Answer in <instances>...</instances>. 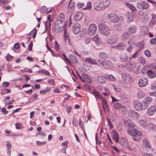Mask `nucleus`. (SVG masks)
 I'll return each instance as SVG.
<instances>
[{
  "label": "nucleus",
  "instance_id": "nucleus-1",
  "mask_svg": "<svg viewBox=\"0 0 156 156\" xmlns=\"http://www.w3.org/2000/svg\"><path fill=\"white\" fill-rule=\"evenodd\" d=\"M65 23L64 15L63 13H61L59 15L54 23V30L58 33L61 32L64 29Z\"/></svg>",
  "mask_w": 156,
  "mask_h": 156
},
{
  "label": "nucleus",
  "instance_id": "nucleus-2",
  "mask_svg": "<svg viewBox=\"0 0 156 156\" xmlns=\"http://www.w3.org/2000/svg\"><path fill=\"white\" fill-rule=\"evenodd\" d=\"M99 32L102 35L107 36L110 34V30L109 27L104 23H100L98 26Z\"/></svg>",
  "mask_w": 156,
  "mask_h": 156
},
{
  "label": "nucleus",
  "instance_id": "nucleus-3",
  "mask_svg": "<svg viewBox=\"0 0 156 156\" xmlns=\"http://www.w3.org/2000/svg\"><path fill=\"white\" fill-rule=\"evenodd\" d=\"M107 20L113 23L118 22L120 19L122 20L123 19L122 16L119 17L116 13L112 12L109 13L106 17Z\"/></svg>",
  "mask_w": 156,
  "mask_h": 156
},
{
  "label": "nucleus",
  "instance_id": "nucleus-4",
  "mask_svg": "<svg viewBox=\"0 0 156 156\" xmlns=\"http://www.w3.org/2000/svg\"><path fill=\"white\" fill-rule=\"evenodd\" d=\"M122 80L120 83L124 85L129 84L131 82V76L130 74L127 73H123L121 75Z\"/></svg>",
  "mask_w": 156,
  "mask_h": 156
},
{
  "label": "nucleus",
  "instance_id": "nucleus-5",
  "mask_svg": "<svg viewBox=\"0 0 156 156\" xmlns=\"http://www.w3.org/2000/svg\"><path fill=\"white\" fill-rule=\"evenodd\" d=\"M143 134L142 132L139 131L136 129H134L133 133L132 135V138L135 141H138L142 138Z\"/></svg>",
  "mask_w": 156,
  "mask_h": 156
},
{
  "label": "nucleus",
  "instance_id": "nucleus-6",
  "mask_svg": "<svg viewBox=\"0 0 156 156\" xmlns=\"http://www.w3.org/2000/svg\"><path fill=\"white\" fill-rule=\"evenodd\" d=\"M97 30V27L95 24H90L88 26V34L90 36H93L95 34Z\"/></svg>",
  "mask_w": 156,
  "mask_h": 156
},
{
  "label": "nucleus",
  "instance_id": "nucleus-7",
  "mask_svg": "<svg viewBox=\"0 0 156 156\" xmlns=\"http://www.w3.org/2000/svg\"><path fill=\"white\" fill-rule=\"evenodd\" d=\"M95 10L100 11L104 9L101 1L100 0H95L94 4Z\"/></svg>",
  "mask_w": 156,
  "mask_h": 156
},
{
  "label": "nucleus",
  "instance_id": "nucleus-8",
  "mask_svg": "<svg viewBox=\"0 0 156 156\" xmlns=\"http://www.w3.org/2000/svg\"><path fill=\"white\" fill-rule=\"evenodd\" d=\"M118 36L116 35H113L109 36L106 40L107 43L109 44L115 43L118 41Z\"/></svg>",
  "mask_w": 156,
  "mask_h": 156
},
{
  "label": "nucleus",
  "instance_id": "nucleus-9",
  "mask_svg": "<svg viewBox=\"0 0 156 156\" xmlns=\"http://www.w3.org/2000/svg\"><path fill=\"white\" fill-rule=\"evenodd\" d=\"M128 115L131 119L135 120H138L140 117L139 114L137 112L133 110L129 111Z\"/></svg>",
  "mask_w": 156,
  "mask_h": 156
},
{
  "label": "nucleus",
  "instance_id": "nucleus-10",
  "mask_svg": "<svg viewBox=\"0 0 156 156\" xmlns=\"http://www.w3.org/2000/svg\"><path fill=\"white\" fill-rule=\"evenodd\" d=\"M136 6L137 8L139 9H146L149 7L150 5L147 3L142 2L138 3Z\"/></svg>",
  "mask_w": 156,
  "mask_h": 156
},
{
  "label": "nucleus",
  "instance_id": "nucleus-11",
  "mask_svg": "<svg viewBox=\"0 0 156 156\" xmlns=\"http://www.w3.org/2000/svg\"><path fill=\"white\" fill-rule=\"evenodd\" d=\"M133 105L135 109L138 111H140L142 109L143 105L139 101H134L133 102Z\"/></svg>",
  "mask_w": 156,
  "mask_h": 156
},
{
  "label": "nucleus",
  "instance_id": "nucleus-12",
  "mask_svg": "<svg viewBox=\"0 0 156 156\" xmlns=\"http://www.w3.org/2000/svg\"><path fill=\"white\" fill-rule=\"evenodd\" d=\"M72 30L74 34H78L80 31V26L79 23H75L73 26Z\"/></svg>",
  "mask_w": 156,
  "mask_h": 156
},
{
  "label": "nucleus",
  "instance_id": "nucleus-13",
  "mask_svg": "<svg viewBox=\"0 0 156 156\" xmlns=\"http://www.w3.org/2000/svg\"><path fill=\"white\" fill-rule=\"evenodd\" d=\"M156 112V107L154 105H152L150 107L147 111V113L149 116L153 115Z\"/></svg>",
  "mask_w": 156,
  "mask_h": 156
},
{
  "label": "nucleus",
  "instance_id": "nucleus-14",
  "mask_svg": "<svg viewBox=\"0 0 156 156\" xmlns=\"http://www.w3.org/2000/svg\"><path fill=\"white\" fill-rule=\"evenodd\" d=\"M151 147V145L147 139H144L143 140L142 145V148L150 149Z\"/></svg>",
  "mask_w": 156,
  "mask_h": 156
},
{
  "label": "nucleus",
  "instance_id": "nucleus-15",
  "mask_svg": "<svg viewBox=\"0 0 156 156\" xmlns=\"http://www.w3.org/2000/svg\"><path fill=\"white\" fill-rule=\"evenodd\" d=\"M111 135L112 139L116 143L119 142V135L117 131L115 130H112L111 133Z\"/></svg>",
  "mask_w": 156,
  "mask_h": 156
},
{
  "label": "nucleus",
  "instance_id": "nucleus-16",
  "mask_svg": "<svg viewBox=\"0 0 156 156\" xmlns=\"http://www.w3.org/2000/svg\"><path fill=\"white\" fill-rule=\"evenodd\" d=\"M120 143L122 147L126 148H128L130 151L133 150L132 148L128 146V142L125 138L123 137L121 138L120 140Z\"/></svg>",
  "mask_w": 156,
  "mask_h": 156
},
{
  "label": "nucleus",
  "instance_id": "nucleus-17",
  "mask_svg": "<svg viewBox=\"0 0 156 156\" xmlns=\"http://www.w3.org/2000/svg\"><path fill=\"white\" fill-rule=\"evenodd\" d=\"M138 125L144 128H146L147 127V121L145 119H140L137 121Z\"/></svg>",
  "mask_w": 156,
  "mask_h": 156
},
{
  "label": "nucleus",
  "instance_id": "nucleus-18",
  "mask_svg": "<svg viewBox=\"0 0 156 156\" xmlns=\"http://www.w3.org/2000/svg\"><path fill=\"white\" fill-rule=\"evenodd\" d=\"M103 67L106 69L111 68L113 66L112 62L108 60H105L103 61L101 63Z\"/></svg>",
  "mask_w": 156,
  "mask_h": 156
},
{
  "label": "nucleus",
  "instance_id": "nucleus-19",
  "mask_svg": "<svg viewBox=\"0 0 156 156\" xmlns=\"http://www.w3.org/2000/svg\"><path fill=\"white\" fill-rule=\"evenodd\" d=\"M124 123L125 126L126 127L133 128L135 126L133 122L130 119L125 120Z\"/></svg>",
  "mask_w": 156,
  "mask_h": 156
},
{
  "label": "nucleus",
  "instance_id": "nucleus-20",
  "mask_svg": "<svg viewBox=\"0 0 156 156\" xmlns=\"http://www.w3.org/2000/svg\"><path fill=\"white\" fill-rule=\"evenodd\" d=\"M97 80L98 82L104 84L106 81V77L104 76L99 75L98 76Z\"/></svg>",
  "mask_w": 156,
  "mask_h": 156
},
{
  "label": "nucleus",
  "instance_id": "nucleus-21",
  "mask_svg": "<svg viewBox=\"0 0 156 156\" xmlns=\"http://www.w3.org/2000/svg\"><path fill=\"white\" fill-rule=\"evenodd\" d=\"M148 80L146 78H144L141 79L139 82V86L140 87H144L148 84Z\"/></svg>",
  "mask_w": 156,
  "mask_h": 156
},
{
  "label": "nucleus",
  "instance_id": "nucleus-22",
  "mask_svg": "<svg viewBox=\"0 0 156 156\" xmlns=\"http://www.w3.org/2000/svg\"><path fill=\"white\" fill-rule=\"evenodd\" d=\"M128 46L126 50L128 52H130L135 45V43L133 41H129L128 42Z\"/></svg>",
  "mask_w": 156,
  "mask_h": 156
},
{
  "label": "nucleus",
  "instance_id": "nucleus-23",
  "mask_svg": "<svg viewBox=\"0 0 156 156\" xmlns=\"http://www.w3.org/2000/svg\"><path fill=\"white\" fill-rule=\"evenodd\" d=\"M82 75L83 78V79L84 81V82H86L89 83H91V80L87 74L83 73L82 74Z\"/></svg>",
  "mask_w": 156,
  "mask_h": 156
},
{
  "label": "nucleus",
  "instance_id": "nucleus-24",
  "mask_svg": "<svg viewBox=\"0 0 156 156\" xmlns=\"http://www.w3.org/2000/svg\"><path fill=\"white\" fill-rule=\"evenodd\" d=\"M83 16V12H79L77 13L75 16V19L77 21H79L81 20Z\"/></svg>",
  "mask_w": 156,
  "mask_h": 156
},
{
  "label": "nucleus",
  "instance_id": "nucleus-25",
  "mask_svg": "<svg viewBox=\"0 0 156 156\" xmlns=\"http://www.w3.org/2000/svg\"><path fill=\"white\" fill-rule=\"evenodd\" d=\"M113 47L119 50H123L125 48V45L123 44L120 43L117 45L113 46Z\"/></svg>",
  "mask_w": 156,
  "mask_h": 156
},
{
  "label": "nucleus",
  "instance_id": "nucleus-26",
  "mask_svg": "<svg viewBox=\"0 0 156 156\" xmlns=\"http://www.w3.org/2000/svg\"><path fill=\"white\" fill-rule=\"evenodd\" d=\"M147 74L148 77L150 78H154L156 76V71L153 72L150 70L147 71Z\"/></svg>",
  "mask_w": 156,
  "mask_h": 156
},
{
  "label": "nucleus",
  "instance_id": "nucleus-27",
  "mask_svg": "<svg viewBox=\"0 0 156 156\" xmlns=\"http://www.w3.org/2000/svg\"><path fill=\"white\" fill-rule=\"evenodd\" d=\"M152 101V98L149 96L145 98L143 100V102L145 104L147 105L150 103Z\"/></svg>",
  "mask_w": 156,
  "mask_h": 156
},
{
  "label": "nucleus",
  "instance_id": "nucleus-28",
  "mask_svg": "<svg viewBox=\"0 0 156 156\" xmlns=\"http://www.w3.org/2000/svg\"><path fill=\"white\" fill-rule=\"evenodd\" d=\"M70 63L72 62L74 63H77V59L76 57L74 55H70L69 56Z\"/></svg>",
  "mask_w": 156,
  "mask_h": 156
},
{
  "label": "nucleus",
  "instance_id": "nucleus-29",
  "mask_svg": "<svg viewBox=\"0 0 156 156\" xmlns=\"http://www.w3.org/2000/svg\"><path fill=\"white\" fill-rule=\"evenodd\" d=\"M101 1L104 9L108 7L110 4V1L109 0H101Z\"/></svg>",
  "mask_w": 156,
  "mask_h": 156
},
{
  "label": "nucleus",
  "instance_id": "nucleus-30",
  "mask_svg": "<svg viewBox=\"0 0 156 156\" xmlns=\"http://www.w3.org/2000/svg\"><path fill=\"white\" fill-rule=\"evenodd\" d=\"M6 142H7L6 144L7 154L9 155H10L11 152V149L12 147V145L9 141H7Z\"/></svg>",
  "mask_w": 156,
  "mask_h": 156
},
{
  "label": "nucleus",
  "instance_id": "nucleus-31",
  "mask_svg": "<svg viewBox=\"0 0 156 156\" xmlns=\"http://www.w3.org/2000/svg\"><path fill=\"white\" fill-rule=\"evenodd\" d=\"M71 0L69 2V5L68 6L69 10L70 12H73L74 10L75 5L73 3L71 2Z\"/></svg>",
  "mask_w": 156,
  "mask_h": 156
},
{
  "label": "nucleus",
  "instance_id": "nucleus-32",
  "mask_svg": "<svg viewBox=\"0 0 156 156\" xmlns=\"http://www.w3.org/2000/svg\"><path fill=\"white\" fill-rule=\"evenodd\" d=\"M128 59V56L125 53L121 54L120 56V60L122 62H126Z\"/></svg>",
  "mask_w": 156,
  "mask_h": 156
},
{
  "label": "nucleus",
  "instance_id": "nucleus-33",
  "mask_svg": "<svg viewBox=\"0 0 156 156\" xmlns=\"http://www.w3.org/2000/svg\"><path fill=\"white\" fill-rule=\"evenodd\" d=\"M126 69L130 71H132L134 69V65L130 62L127 63L126 65Z\"/></svg>",
  "mask_w": 156,
  "mask_h": 156
},
{
  "label": "nucleus",
  "instance_id": "nucleus-34",
  "mask_svg": "<svg viewBox=\"0 0 156 156\" xmlns=\"http://www.w3.org/2000/svg\"><path fill=\"white\" fill-rule=\"evenodd\" d=\"M93 40L95 42L97 46H99L101 44L100 39L97 35H96L93 38Z\"/></svg>",
  "mask_w": 156,
  "mask_h": 156
},
{
  "label": "nucleus",
  "instance_id": "nucleus-35",
  "mask_svg": "<svg viewBox=\"0 0 156 156\" xmlns=\"http://www.w3.org/2000/svg\"><path fill=\"white\" fill-rule=\"evenodd\" d=\"M126 16L127 18V21L128 22H130L133 21V17L132 13L128 12L126 14Z\"/></svg>",
  "mask_w": 156,
  "mask_h": 156
},
{
  "label": "nucleus",
  "instance_id": "nucleus-36",
  "mask_svg": "<svg viewBox=\"0 0 156 156\" xmlns=\"http://www.w3.org/2000/svg\"><path fill=\"white\" fill-rule=\"evenodd\" d=\"M86 61L87 62H88L89 63L93 64H96L97 63L96 61L94 59H93L90 57L86 58Z\"/></svg>",
  "mask_w": 156,
  "mask_h": 156
},
{
  "label": "nucleus",
  "instance_id": "nucleus-37",
  "mask_svg": "<svg viewBox=\"0 0 156 156\" xmlns=\"http://www.w3.org/2000/svg\"><path fill=\"white\" fill-rule=\"evenodd\" d=\"M90 93L94 96L97 99V98L99 99L100 98H101V95L97 91L93 90L90 92Z\"/></svg>",
  "mask_w": 156,
  "mask_h": 156
},
{
  "label": "nucleus",
  "instance_id": "nucleus-38",
  "mask_svg": "<svg viewBox=\"0 0 156 156\" xmlns=\"http://www.w3.org/2000/svg\"><path fill=\"white\" fill-rule=\"evenodd\" d=\"M129 31L130 33L134 34L136 31V28L134 26H131L129 27Z\"/></svg>",
  "mask_w": 156,
  "mask_h": 156
},
{
  "label": "nucleus",
  "instance_id": "nucleus-39",
  "mask_svg": "<svg viewBox=\"0 0 156 156\" xmlns=\"http://www.w3.org/2000/svg\"><path fill=\"white\" fill-rule=\"evenodd\" d=\"M129 36V34L127 32L123 33L122 36V39L123 40H125L128 39Z\"/></svg>",
  "mask_w": 156,
  "mask_h": 156
},
{
  "label": "nucleus",
  "instance_id": "nucleus-40",
  "mask_svg": "<svg viewBox=\"0 0 156 156\" xmlns=\"http://www.w3.org/2000/svg\"><path fill=\"white\" fill-rule=\"evenodd\" d=\"M156 126L155 125L152 123H149L147 125V127L146 128L149 129H154L156 128Z\"/></svg>",
  "mask_w": 156,
  "mask_h": 156
},
{
  "label": "nucleus",
  "instance_id": "nucleus-41",
  "mask_svg": "<svg viewBox=\"0 0 156 156\" xmlns=\"http://www.w3.org/2000/svg\"><path fill=\"white\" fill-rule=\"evenodd\" d=\"M99 58L101 59H106L107 57V54L104 52H101L99 55Z\"/></svg>",
  "mask_w": 156,
  "mask_h": 156
},
{
  "label": "nucleus",
  "instance_id": "nucleus-42",
  "mask_svg": "<svg viewBox=\"0 0 156 156\" xmlns=\"http://www.w3.org/2000/svg\"><path fill=\"white\" fill-rule=\"evenodd\" d=\"M145 96L144 93L142 91H140L138 92L137 94V97L138 98H141Z\"/></svg>",
  "mask_w": 156,
  "mask_h": 156
},
{
  "label": "nucleus",
  "instance_id": "nucleus-43",
  "mask_svg": "<svg viewBox=\"0 0 156 156\" xmlns=\"http://www.w3.org/2000/svg\"><path fill=\"white\" fill-rule=\"evenodd\" d=\"M92 8V5L91 2H87L86 6L83 9L85 10H90Z\"/></svg>",
  "mask_w": 156,
  "mask_h": 156
},
{
  "label": "nucleus",
  "instance_id": "nucleus-44",
  "mask_svg": "<svg viewBox=\"0 0 156 156\" xmlns=\"http://www.w3.org/2000/svg\"><path fill=\"white\" fill-rule=\"evenodd\" d=\"M126 4L127 5L128 8L132 11H134L136 10V8L133 5L129 3Z\"/></svg>",
  "mask_w": 156,
  "mask_h": 156
},
{
  "label": "nucleus",
  "instance_id": "nucleus-45",
  "mask_svg": "<svg viewBox=\"0 0 156 156\" xmlns=\"http://www.w3.org/2000/svg\"><path fill=\"white\" fill-rule=\"evenodd\" d=\"M113 106L115 109H118L122 107V106L121 104L118 102H114L113 103Z\"/></svg>",
  "mask_w": 156,
  "mask_h": 156
},
{
  "label": "nucleus",
  "instance_id": "nucleus-46",
  "mask_svg": "<svg viewBox=\"0 0 156 156\" xmlns=\"http://www.w3.org/2000/svg\"><path fill=\"white\" fill-rule=\"evenodd\" d=\"M68 144V142L66 141L62 143V145L63 146V149L65 150V153H66V149L67 148V145Z\"/></svg>",
  "mask_w": 156,
  "mask_h": 156
},
{
  "label": "nucleus",
  "instance_id": "nucleus-47",
  "mask_svg": "<svg viewBox=\"0 0 156 156\" xmlns=\"http://www.w3.org/2000/svg\"><path fill=\"white\" fill-rule=\"evenodd\" d=\"M144 46V43L143 41H141L138 44L137 47H139V50H141L142 49Z\"/></svg>",
  "mask_w": 156,
  "mask_h": 156
},
{
  "label": "nucleus",
  "instance_id": "nucleus-48",
  "mask_svg": "<svg viewBox=\"0 0 156 156\" xmlns=\"http://www.w3.org/2000/svg\"><path fill=\"white\" fill-rule=\"evenodd\" d=\"M134 129L131 127H129L128 128L127 131L128 133L130 135L132 136L133 133Z\"/></svg>",
  "mask_w": 156,
  "mask_h": 156
},
{
  "label": "nucleus",
  "instance_id": "nucleus-49",
  "mask_svg": "<svg viewBox=\"0 0 156 156\" xmlns=\"http://www.w3.org/2000/svg\"><path fill=\"white\" fill-rule=\"evenodd\" d=\"M36 143L37 145L40 146L45 145L47 144V142L45 141L41 142L39 141H37L36 142Z\"/></svg>",
  "mask_w": 156,
  "mask_h": 156
},
{
  "label": "nucleus",
  "instance_id": "nucleus-50",
  "mask_svg": "<svg viewBox=\"0 0 156 156\" xmlns=\"http://www.w3.org/2000/svg\"><path fill=\"white\" fill-rule=\"evenodd\" d=\"M156 22V15H153L151 20L150 21V23L153 24Z\"/></svg>",
  "mask_w": 156,
  "mask_h": 156
},
{
  "label": "nucleus",
  "instance_id": "nucleus-51",
  "mask_svg": "<svg viewBox=\"0 0 156 156\" xmlns=\"http://www.w3.org/2000/svg\"><path fill=\"white\" fill-rule=\"evenodd\" d=\"M91 40V38L86 37L84 39V41L86 44H88L90 43Z\"/></svg>",
  "mask_w": 156,
  "mask_h": 156
},
{
  "label": "nucleus",
  "instance_id": "nucleus-52",
  "mask_svg": "<svg viewBox=\"0 0 156 156\" xmlns=\"http://www.w3.org/2000/svg\"><path fill=\"white\" fill-rule=\"evenodd\" d=\"M139 58V62L140 63L142 64H144L145 63L146 61L145 59L143 57H140Z\"/></svg>",
  "mask_w": 156,
  "mask_h": 156
},
{
  "label": "nucleus",
  "instance_id": "nucleus-53",
  "mask_svg": "<svg viewBox=\"0 0 156 156\" xmlns=\"http://www.w3.org/2000/svg\"><path fill=\"white\" fill-rule=\"evenodd\" d=\"M50 90L51 88H48L46 89L41 90L40 92V93L41 94H45L50 91Z\"/></svg>",
  "mask_w": 156,
  "mask_h": 156
},
{
  "label": "nucleus",
  "instance_id": "nucleus-54",
  "mask_svg": "<svg viewBox=\"0 0 156 156\" xmlns=\"http://www.w3.org/2000/svg\"><path fill=\"white\" fill-rule=\"evenodd\" d=\"M41 11L43 13L46 14L48 13V9L45 6H44L42 7L41 9Z\"/></svg>",
  "mask_w": 156,
  "mask_h": 156
},
{
  "label": "nucleus",
  "instance_id": "nucleus-55",
  "mask_svg": "<svg viewBox=\"0 0 156 156\" xmlns=\"http://www.w3.org/2000/svg\"><path fill=\"white\" fill-rule=\"evenodd\" d=\"M121 112L124 115H126L127 113V109L124 107H121Z\"/></svg>",
  "mask_w": 156,
  "mask_h": 156
},
{
  "label": "nucleus",
  "instance_id": "nucleus-56",
  "mask_svg": "<svg viewBox=\"0 0 156 156\" xmlns=\"http://www.w3.org/2000/svg\"><path fill=\"white\" fill-rule=\"evenodd\" d=\"M107 120L108 122V125L109 127V128L111 129L113 127V126L111 121L108 118H107Z\"/></svg>",
  "mask_w": 156,
  "mask_h": 156
},
{
  "label": "nucleus",
  "instance_id": "nucleus-57",
  "mask_svg": "<svg viewBox=\"0 0 156 156\" xmlns=\"http://www.w3.org/2000/svg\"><path fill=\"white\" fill-rule=\"evenodd\" d=\"M62 55L63 56V60L67 62L68 63H70V60H69V59L66 57V55L64 54H62Z\"/></svg>",
  "mask_w": 156,
  "mask_h": 156
},
{
  "label": "nucleus",
  "instance_id": "nucleus-58",
  "mask_svg": "<svg viewBox=\"0 0 156 156\" xmlns=\"http://www.w3.org/2000/svg\"><path fill=\"white\" fill-rule=\"evenodd\" d=\"M37 30L36 28H34L31 31V32L28 34V36L29 35H32L35 33H37Z\"/></svg>",
  "mask_w": 156,
  "mask_h": 156
},
{
  "label": "nucleus",
  "instance_id": "nucleus-59",
  "mask_svg": "<svg viewBox=\"0 0 156 156\" xmlns=\"http://www.w3.org/2000/svg\"><path fill=\"white\" fill-rule=\"evenodd\" d=\"M47 82L50 84L52 85H55V80L53 79H50L48 80Z\"/></svg>",
  "mask_w": 156,
  "mask_h": 156
},
{
  "label": "nucleus",
  "instance_id": "nucleus-60",
  "mask_svg": "<svg viewBox=\"0 0 156 156\" xmlns=\"http://www.w3.org/2000/svg\"><path fill=\"white\" fill-rule=\"evenodd\" d=\"M144 53L145 55L148 57H149L151 56V53L148 50H145L144 52Z\"/></svg>",
  "mask_w": 156,
  "mask_h": 156
},
{
  "label": "nucleus",
  "instance_id": "nucleus-61",
  "mask_svg": "<svg viewBox=\"0 0 156 156\" xmlns=\"http://www.w3.org/2000/svg\"><path fill=\"white\" fill-rule=\"evenodd\" d=\"M138 54L137 51H136L131 56V58H130L129 59L131 58L134 59L136 58L138 56Z\"/></svg>",
  "mask_w": 156,
  "mask_h": 156
},
{
  "label": "nucleus",
  "instance_id": "nucleus-62",
  "mask_svg": "<svg viewBox=\"0 0 156 156\" xmlns=\"http://www.w3.org/2000/svg\"><path fill=\"white\" fill-rule=\"evenodd\" d=\"M108 77L110 80L112 81H114L116 80L115 78L112 75H109Z\"/></svg>",
  "mask_w": 156,
  "mask_h": 156
},
{
  "label": "nucleus",
  "instance_id": "nucleus-63",
  "mask_svg": "<svg viewBox=\"0 0 156 156\" xmlns=\"http://www.w3.org/2000/svg\"><path fill=\"white\" fill-rule=\"evenodd\" d=\"M73 123L74 126H76L78 125V121L77 119L75 118H73Z\"/></svg>",
  "mask_w": 156,
  "mask_h": 156
},
{
  "label": "nucleus",
  "instance_id": "nucleus-64",
  "mask_svg": "<svg viewBox=\"0 0 156 156\" xmlns=\"http://www.w3.org/2000/svg\"><path fill=\"white\" fill-rule=\"evenodd\" d=\"M147 68L145 66L143 67L141 70L142 73L144 74H145L146 73H147Z\"/></svg>",
  "mask_w": 156,
  "mask_h": 156
}]
</instances>
